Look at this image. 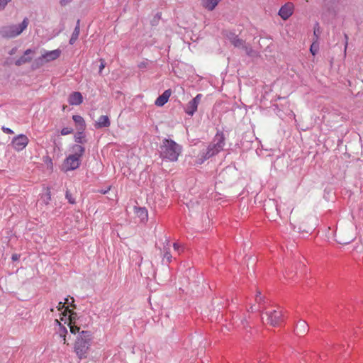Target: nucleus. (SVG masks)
Instances as JSON below:
<instances>
[{
    "label": "nucleus",
    "instance_id": "nucleus-1",
    "mask_svg": "<svg viewBox=\"0 0 363 363\" xmlns=\"http://www.w3.org/2000/svg\"><path fill=\"white\" fill-rule=\"evenodd\" d=\"M224 145V134L222 132H218L214 136L212 142L208 145L207 148L197 155L195 160V164H202L210 157L220 152L223 150Z\"/></svg>",
    "mask_w": 363,
    "mask_h": 363
},
{
    "label": "nucleus",
    "instance_id": "nucleus-2",
    "mask_svg": "<svg viewBox=\"0 0 363 363\" xmlns=\"http://www.w3.org/2000/svg\"><path fill=\"white\" fill-rule=\"evenodd\" d=\"M91 339V332L88 330L79 332V335L74 342V350L76 354L80 359L86 357Z\"/></svg>",
    "mask_w": 363,
    "mask_h": 363
},
{
    "label": "nucleus",
    "instance_id": "nucleus-3",
    "mask_svg": "<svg viewBox=\"0 0 363 363\" xmlns=\"http://www.w3.org/2000/svg\"><path fill=\"white\" fill-rule=\"evenodd\" d=\"M182 152V147L172 140L164 139L160 145V157L170 162H176Z\"/></svg>",
    "mask_w": 363,
    "mask_h": 363
},
{
    "label": "nucleus",
    "instance_id": "nucleus-4",
    "mask_svg": "<svg viewBox=\"0 0 363 363\" xmlns=\"http://www.w3.org/2000/svg\"><path fill=\"white\" fill-rule=\"evenodd\" d=\"M72 153L70 154L63 162L62 170L65 172L77 169L81 162V157L83 156L85 149L80 145H74L72 147Z\"/></svg>",
    "mask_w": 363,
    "mask_h": 363
},
{
    "label": "nucleus",
    "instance_id": "nucleus-5",
    "mask_svg": "<svg viewBox=\"0 0 363 363\" xmlns=\"http://www.w3.org/2000/svg\"><path fill=\"white\" fill-rule=\"evenodd\" d=\"M29 21L25 18L19 25H10L4 26L0 30L2 37L6 38H15L21 34L28 27Z\"/></svg>",
    "mask_w": 363,
    "mask_h": 363
},
{
    "label": "nucleus",
    "instance_id": "nucleus-6",
    "mask_svg": "<svg viewBox=\"0 0 363 363\" xmlns=\"http://www.w3.org/2000/svg\"><path fill=\"white\" fill-rule=\"evenodd\" d=\"M265 315L267 316V323L272 326H278L282 322L283 315L281 311L280 310H272L267 311Z\"/></svg>",
    "mask_w": 363,
    "mask_h": 363
},
{
    "label": "nucleus",
    "instance_id": "nucleus-7",
    "mask_svg": "<svg viewBox=\"0 0 363 363\" xmlns=\"http://www.w3.org/2000/svg\"><path fill=\"white\" fill-rule=\"evenodd\" d=\"M293 210L291 211V216L289 218L290 224L293 227L294 230L297 229L298 232H307L306 228L304 219L298 215H292Z\"/></svg>",
    "mask_w": 363,
    "mask_h": 363
},
{
    "label": "nucleus",
    "instance_id": "nucleus-8",
    "mask_svg": "<svg viewBox=\"0 0 363 363\" xmlns=\"http://www.w3.org/2000/svg\"><path fill=\"white\" fill-rule=\"evenodd\" d=\"M28 143V138L26 135L20 134L13 138L11 145L15 150L19 152L25 149Z\"/></svg>",
    "mask_w": 363,
    "mask_h": 363
},
{
    "label": "nucleus",
    "instance_id": "nucleus-9",
    "mask_svg": "<svg viewBox=\"0 0 363 363\" xmlns=\"http://www.w3.org/2000/svg\"><path fill=\"white\" fill-rule=\"evenodd\" d=\"M67 312L69 313L68 326L69 327L70 332L72 334H76L77 333H79L80 330V328L77 323V314L74 312L71 311L68 308V307L65 308L63 314L66 315V313Z\"/></svg>",
    "mask_w": 363,
    "mask_h": 363
},
{
    "label": "nucleus",
    "instance_id": "nucleus-10",
    "mask_svg": "<svg viewBox=\"0 0 363 363\" xmlns=\"http://www.w3.org/2000/svg\"><path fill=\"white\" fill-rule=\"evenodd\" d=\"M61 55V50L56 49L52 51H47L40 57L38 60L41 65L57 59Z\"/></svg>",
    "mask_w": 363,
    "mask_h": 363
},
{
    "label": "nucleus",
    "instance_id": "nucleus-11",
    "mask_svg": "<svg viewBox=\"0 0 363 363\" xmlns=\"http://www.w3.org/2000/svg\"><path fill=\"white\" fill-rule=\"evenodd\" d=\"M202 99V94H197L192 100H191L185 108V112L189 116H192L194 113L197 111L198 106L200 104Z\"/></svg>",
    "mask_w": 363,
    "mask_h": 363
},
{
    "label": "nucleus",
    "instance_id": "nucleus-12",
    "mask_svg": "<svg viewBox=\"0 0 363 363\" xmlns=\"http://www.w3.org/2000/svg\"><path fill=\"white\" fill-rule=\"evenodd\" d=\"M294 6L292 3H286L279 11V16L284 21L289 18L294 13Z\"/></svg>",
    "mask_w": 363,
    "mask_h": 363
},
{
    "label": "nucleus",
    "instance_id": "nucleus-13",
    "mask_svg": "<svg viewBox=\"0 0 363 363\" xmlns=\"http://www.w3.org/2000/svg\"><path fill=\"white\" fill-rule=\"evenodd\" d=\"M172 94L171 89L165 90L162 95L158 96L155 101V104L157 106L161 107L164 106L169 100L170 96Z\"/></svg>",
    "mask_w": 363,
    "mask_h": 363
},
{
    "label": "nucleus",
    "instance_id": "nucleus-14",
    "mask_svg": "<svg viewBox=\"0 0 363 363\" xmlns=\"http://www.w3.org/2000/svg\"><path fill=\"white\" fill-rule=\"evenodd\" d=\"M83 101V96L79 91L72 93L68 98V102L70 105L77 106L79 105Z\"/></svg>",
    "mask_w": 363,
    "mask_h": 363
},
{
    "label": "nucleus",
    "instance_id": "nucleus-15",
    "mask_svg": "<svg viewBox=\"0 0 363 363\" xmlns=\"http://www.w3.org/2000/svg\"><path fill=\"white\" fill-rule=\"evenodd\" d=\"M308 330V325L304 320H300L298 322L296 326V333L299 335H303L306 334Z\"/></svg>",
    "mask_w": 363,
    "mask_h": 363
},
{
    "label": "nucleus",
    "instance_id": "nucleus-16",
    "mask_svg": "<svg viewBox=\"0 0 363 363\" xmlns=\"http://www.w3.org/2000/svg\"><path fill=\"white\" fill-rule=\"evenodd\" d=\"M33 53V51L31 49H28L25 51L24 55L18 59L15 64L17 66L22 65L26 62H29L31 60L30 57H28V55Z\"/></svg>",
    "mask_w": 363,
    "mask_h": 363
},
{
    "label": "nucleus",
    "instance_id": "nucleus-17",
    "mask_svg": "<svg viewBox=\"0 0 363 363\" xmlns=\"http://www.w3.org/2000/svg\"><path fill=\"white\" fill-rule=\"evenodd\" d=\"M110 124V120L107 116H101L96 122L95 127L96 128L108 127Z\"/></svg>",
    "mask_w": 363,
    "mask_h": 363
},
{
    "label": "nucleus",
    "instance_id": "nucleus-18",
    "mask_svg": "<svg viewBox=\"0 0 363 363\" xmlns=\"http://www.w3.org/2000/svg\"><path fill=\"white\" fill-rule=\"evenodd\" d=\"M220 0H202V6L208 11H213L218 4Z\"/></svg>",
    "mask_w": 363,
    "mask_h": 363
},
{
    "label": "nucleus",
    "instance_id": "nucleus-19",
    "mask_svg": "<svg viewBox=\"0 0 363 363\" xmlns=\"http://www.w3.org/2000/svg\"><path fill=\"white\" fill-rule=\"evenodd\" d=\"M135 213L137 217H138L141 221H146L147 220L148 213L147 211L145 208H135Z\"/></svg>",
    "mask_w": 363,
    "mask_h": 363
},
{
    "label": "nucleus",
    "instance_id": "nucleus-20",
    "mask_svg": "<svg viewBox=\"0 0 363 363\" xmlns=\"http://www.w3.org/2000/svg\"><path fill=\"white\" fill-rule=\"evenodd\" d=\"M73 121L75 122L76 125H77L79 130H84L85 129V121L84 118L79 115H74L72 116Z\"/></svg>",
    "mask_w": 363,
    "mask_h": 363
},
{
    "label": "nucleus",
    "instance_id": "nucleus-21",
    "mask_svg": "<svg viewBox=\"0 0 363 363\" xmlns=\"http://www.w3.org/2000/svg\"><path fill=\"white\" fill-rule=\"evenodd\" d=\"M335 238L336 240L342 245H346L347 243H350L353 240L352 235H350L347 238H343L340 232L335 234Z\"/></svg>",
    "mask_w": 363,
    "mask_h": 363
},
{
    "label": "nucleus",
    "instance_id": "nucleus-22",
    "mask_svg": "<svg viewBox=\"0 0 363 363\" xmlns=\"http://www.w3.org/2000/svg\"><path fill=\"white\" fill-rule=\"evenodd\" d=\"M79 23H80V21L78 20L77 22L76 27L72 33L70 40H69V43L71 45H73L76 42V40H77V38L79 37V31H80Z\"/></svg>",
    "mask_w": 363,
    "mask_h": 363
},
{
    "label": "nucleus",
    "instance_id": "nucleus-23",
    "mask_svg": "<svg viewBox=\"0 0 363 363\" xmlns=\"http://www.w3.org/2000/svg\"><path fill=\"white\" fill-rule=\"evenodd\" d=\"M230 40L235 47L244 48L245 46V42L242 39L238 38L237 35L230 38Z\"/></svg>",
    "mask_w": 363,
    "mask_h": 363
},
{
    "label": "nucleus",
    "instance_id": "nucleus-24",
    "mask_svg": "<svg viewBox=\"0 0 363 363\" xmlns=\"http://www.w3.org/2000/svg\"><path fill=\"white\" fill-rule=\"evenodd\" d=\"M55 321L58 323L59 326L61 328L60 335L63 338V343L67 344V340H66V333H67V329L65 327H63L57 320H55Z\"/></svg>",
    "mask_w": 363,
    "mask_h": 363
},
{
    "label": "nucleus",
    "instance_id": "nucleus-25",
    "mask_svg": "<svg viewBox=\"0 0 363 363\" xmlns=\"http://www.w3.org/2000/svg\"><path fill=\"white\" fill-rule=\"evenodd\" d=\"M319 50V45L317 41L312 43L310 48V52L313 55H315Z\"/></svg>",
    "mask_w": 363,
    "mask_h": 363
},
{
    "label": "nucleus",
    "instance_id": "nucleus-26",
    "mask_svg": "<svg viewBox=\"0 0 363 363\" xmlns=\"http://www.w3.org/2000/svg\"><path fill=\"white\" fill-rule=\"evenodd\" d=\"M65 197L68 200L69 203L71 204L75 203V200L73 198L72 194L69 192V191H67L65 194Z\"/></svg>",
    "mask_w": 363,
    "mask_h": 363
},
{
    "label": "nucleus",
    "instance_id": "nucleus-27",
    "mask_svg": "<svg viewBox=\"0 0 363 363\" xmlns=\"http://www.w3.org/2000/svg\"><path fill=\"white\" fill-rule=\"evenodd\" d=\"M45 197V203L48 204L49 202L51 201V192H50V189H48V188L46 190Z\"/></svg>",
    "mask_w": 363,
    "mask_h": 363
},
{
    "label": "nucleus",
    "instance_id": "nucleus-28",
    "mask_svg": "<svg viewBox=\"0 0 363 363\" xmlns=\"http://www.w3.org/2000/svg\"><path fill=\"white\" fill-rule=\"evenodd\" d=\"M73 131L72 128H68V127H66V128H63L62 130H61V134L62 135H68V134H70L72 133Z\"/></svg>",
    "mask_w": 363,
    "mask_h": 363
},
{
    "label": "nucleus",
    "instance_id": "nucleus-29",
    "mask_svg": "<svg viewBox=\"0 0 363 363\" xmlns=\"http://www.w3.org/2000/svg\"><path fill=\"white\" fill-rule=\"evenodd\" d=\"M163 259H166L167 262H171V260H172V255L170 254V252H169V249L167 251H165V252H164V254L163 255Z\"/></svg>",
    "mask_w": 363,
    "mask_h": 363
},
{
    "label": "nucleus",
    "instance_id": "nucleus-30",
    "mask_svg": "<svg viewBox=\"0 0 363 363\" xmlns=\"http://www.w3.org/2000/svg\"><path fill=\"white\" fill-rule=\"evenodd\" d=\"M12 0H0V11L4 10L6 8L8 3H9Z\"/></svg>",
    "mask_w": 363,
    "mask_h": 363
},
{
    "label": "nucleus",
    "instance_id": "nucleus-31",
    "mask_svg": "<svg viewBox=\"0 0 363 363\" xmlns=\"http://www.w3.org/2000/svg\"><path fill=\"white\" fill-rule=\"evenodd\" d=\"M82 138H83V137H82V133H78L75 136V140L77 143H82Z\"/></svg>",
    "mask_w": 363,
    "mask_h": 363
},
{
    "label": "nucleus",
    "instance_id": "nucleus-32",
    "mask_svg": "<svg viewBox=\"0 0 363 363\" xmlns=\"http://www.w3.org/2000/svg\"><path fill=\"white\" fill-rule=\"evenodd\" d=\"M1 129L4 131V133H7V134H13V131L9 128L2 127Z\"/></svg>",
    "mask_w": 363,
    "mask_h": 363
},
{
    "label": "nucleus",
    "instance_id": "nucleus-33",
    "mask_svg": "<svg viewBox=\"0 0 363 363\" xmlns=\"http://www.w3.org/2000/svg\"><path fill=\"white\" fill-rule=\"evenodd\" d=\"M65 303H66L65 302V303L61 302V301H60V302H59V303H58V305H57V308L58 311H61V310H62L64 308H66L67 307H65Z\"/></svg>",
    "mask_w": 363,
    "mask_h": 363
},
{
    "label": "nucleus",
    "instance_id": "nucleus-34",
    "mask_svg": "<svg viewBox=\"0 0 363 363\" xmlns=\"http://www.w3.org/2000/svg\"><path fill=\"white\" fill-rule=\"evenodd\" d=\"M260 295H261L260 292L258 291L257 295H256V298H255L256 301L258 302V303L262 301V296Z\"/></svg>",
    "mask_w": 363,
    "mask_h": 363
},
{
    "label": "nucleus",
    "instance_id": "nucleus-35",
    "mask_svg": "<svg viewBox=\"0 0 363 363\" xmlns=\"http://www.w3.org/2000/svg\"><path fill=\"white\" fill-rule=\"evenodd\" d=\"M100 61H101V65L99 66V72H101L103 69L105 67V63H104V60L102 59Z\"/></svg>",
    "mask_w": 363,
    "mask_h": 363
},
{
    "label": "nucleus",
    "instance_id": "nucleus-36",
    "mask_svg": "<svg viewBox=\"0 0 363 363\" xmlns=\"http://www.w3.org/2000/svg\"><path fill=\"white\" fill-rule=\"evenodd\" d=\"M72 0H60V4L62 6H65L67 5V4H69Z\"/></svg>",
    "mask_w": 363,
    "mask_h": 363
},
{
    "label": "nucleus",
    "instance_id": "nucleus-37",
    "mask_svg": "<svg viewBox=\"0 0 363 363\" xmlns=\"http://www.w3.org/2000/svg\"><path fill=\"white\" fill-rule=\"evenodd\" d=\"M146 65H147V63L145 62H140L139 65H138V67L139 68H145L146 67Z\"/></svg>",
    "mask_w": 363,
    "mask_h": 363
},
{
    "label": "nucleus",
    "instance_id": "nucleus-38",
    "mask_svg": "<svg viewBox=\"0 0 363 363\" xmlns=\"http://www.w3.org/2000/svg\"><path fill=\"white\" fill-rule=\"evenodd\" d=\"M18 258H19V256L17 254H14V255H12V259L13 261L18 260Z\"/></svg>",
    "mask_w": 363,
    "mask_h": 363
},
{
    "label": "nucleus",
    "instance_id": "nucleus-39",
    "mask_svg": "<svg viewBox=\"0 0 363 363\" xmlns=\"http://www.w3.org/2000/svg\"><path fill=\"white\" fill-rule=\"evenodd\" d=\"M345 40H346V42H345V50H346L347 49V41H348V36L347 35H345Z\"/></svg>",
    "mask_w": 363,
    "mask_h": 363
},
{
    "label": "nucleus",
    "instance_id": "nucleus-40",
    "mask_svg": "<svg viewBox=\"0 0 363 363\" xmlns=\"http://www.w3.org/2000/svg\"><path fill=\"white\" fill-rule=\"evenodd\" d=\"M254 307H255V306H251L250 307V308L248 309V311H252V312H253V311H255V308H254Z\"/></svg>",
    "mask_w": 363,
    "mask_h": 363
},
{
    "label": "nucleus",
    "instance_id": "nucleus-41",
    "mask_svg": "<svg viewBox=\"0 0 363 363\" xmlns=\"http://www.w3.org/2000/svg\"><path fill=\"white\" fill-rule=\"evenodd\" d=\"M178 247H179L178 245H177V243H174V248L175 250H177V249H178Z\"/></svg>",
    "mask_w": 363,
    "mask_h": 363
},
{
    "label": "nucleus",
    "instance_id": "nucleus-42",
    "mask_svg": "<svg viewBox=\"0 0 363 363\" xmlns=\"http://www.w3.org/2000/svg\"><path fill=\"white\" fill-rule=\"evenodd\" d=\"M14 52H15V49H13V50L11 51L10 54H11V55H13Z\"/></svg>",
    "mask_w": 363,
    "mask_h": 363
},
{
    "label": "nucleus",
    "instance_id": "nucleus-43",
    "mask_svg": "<svg viewBox=\"0 0 363 363\" xmlns=\"http://www.w3.org/2000/svg\"><path fill=\"white\" fill-rule=\"evenodd\" d=\"M276 211H277V212H279V211L278 206H277V207H276Z\"/></svg>",
    "mask_w": 363,
    "mask_h": 363
}]
</instances>
